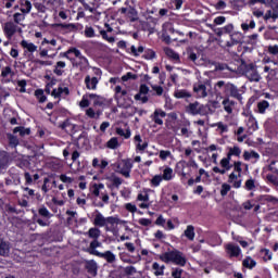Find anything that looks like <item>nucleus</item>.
<instances>
[{"label": "nucleus", "instance_id": "3", "mask_svg": "<svg viewBox=\"0 0 278 278\" xmlns=\"http://www.w3.org/2000/svg\"><path fill=\"white\" fill-rule=\"evenodd\" d=\"M161 262H164L165 264H175L176 266H186V256H184V253L179 250H173L169 252H165L162 255H160Z\"/></svg>", "mask_w": 278, "mask_h": 278}, {"label": "nucleus", "instance_id": "9", "mask_svg": "<svg viewBox=\"0 0 278 278\" xmlns=\"http://www.w3.org/2000/svg\"><path fill=\"white\" fill-rule=\"evenodd\" d=\"M245 77H248L249 81L258 83L262 80V76L257 72V65L253 63H249L244 67Z\"/></svg>", "mask_w": 278, "mask_h": 278}, {"label": "nucleus", "instance_id": "58", "mask_svg": "<svg viewBox=\"0 0 278 278\" xmlns=\"http://www.w3.org/2000/svg\"><path fill=\"white\" fill-rule=\"evenodd\" d=\"M58 84V78H52L51 81L47 83L45 87L46 94H51V88Z\"/></svg>", "mask_w": 278, "mask_h": 278}, {"label": "nucleus", "instance_id": "38", "mask_svg": "<svg viewBox=\"0 0 278 278\" xmlns=\"http://www.w3.org/2000/svg\"><path fill=\"white\" fill-rule=\"evenodd\" d=\"M174 97L176 99H190V97H192V94H190V92H188V90L181 89V90H176L174 93Z\"/></svg>", "mask_w": 278, "mask_h": 278}, {"label": "nucleus", "instance_id": "23", "mask_svg": "<svg viewBox=\"0 0 278 278\" xmlns=\"http://www.w3.org/2000/svg\"><path fill=\"white\" fill-rule=\"evenodd\" d=\"M55 25H56V27H60V29H65L66 31H78L79 27H81V24H79V23H76V24L59 23Z\"/></svg>", "mask_w": 278, "mask_h": 278}, {"label": "nucleus", "instance_id": "62", "mask_svg": "<svg viewBox=\"0 0 278 278\" xmlns=\"http://www.w3.org/2000/svg\"><path fill=\"white\" fill-rule=\"evenodd\" d=\"M244 188L245 190H255V180L253 178H250L245 181V185H244Z\"/></svg>", "mask_w": 278, "mask_h": 278}, {"label": "nucleus", "instance_id": "36", "mask_svg": "<svg viewBox=\"0 0 278 278\" xmlns=\"http://www.w3.org/2000/svg\"><path fill=\"white\" fill-rule=\"evenodd\" d=\"M109 165H110V162L105 160H102L101 163H99V160L97 157L92 160L93 168H100L101 170H105V168H108Z\"/></svg>", "mask_w": 278, "mask_h": 278}, {"label": "nucleus", "instance_id": "41", "mask_svg": "<svg viewBox=\"0 0 278 278\" xmlns=\"http://www.w3.org/2000/svg\"><path fill=\"white\" fill-rule=\"evenodd\" d=\"M165 55L169 58L170 60H174V62H179V53L175 52L172 48L165 49Z\"/></svg>", "mask_w": 278, "mask_h": 278}, {"label": "nucleus", "instance_id": "47", "mask_svg": "<svg viewBox=\"0 0 278 278\" xmlns=\"http://www.w3.org/2000/svg\"><path fill=\"white\" fill-rule=\"evenodd\" d=\"M248 127L252 131H257L260 129V126H257V121L255 119V117H253V115L249 117Z\"/></svg>", "mask_w": 278, "mask_h": 278}, {"label": "nucleus", "instance_id": "11", "mask_svg": "<svg viewBox=\"0 0 278 278\" xmlns=\"http://www.w3.org/2000/svg\"><path fill=\"white\" fill-rule=\"evenodd\" d=\"M119 14H124L126 16V18H128V21L130 23H136L137 21H139V16H138V10H136L134 7L129 5V7H123L121 9H118Z\"/></svg>", "mask_w": 278, "mask_h": 278}, {"label": "nucleus", "instance_id": "22", "mask_svg": "<svg viewBox=\"0 0 278 278\" xmlns=\"http://www.w3.org/2000/svg\"><path fill=\"white\" fill-rule=\"evenodd\" d=\"M232 31H233V24H227L222 28H214V34L215 36H218V38H220V36H224V34L231 35Z\"/></svg>", "mask_w": 278, "mask_h": 278}, {"label": "nucleus", "instance_id": "18", "mask_svg": "<svg viewBox=\"0 0 278 278\" xmlns=\"http://www.w3.org/2000/svg\"><path fill=\"white\" fill-rule=\"evenodd\" d=\"M151 118L155 125H164V121L162 118H166V112L162 111V109H157L154 111Z\"/></svg>", "mask_w": 278, "mask_h": 278}, {"label": "nucleus", "instance_id": "56", "mask_svg": "<svg viewBox=\"0 0 278 278\" xmlns=\"http://www.w3.org/2000/svg\"><path fill=\"white\" fill-rule=\"evenodd\" d=\"M106 149H118V138L112 137L108 142H106Z\"/></svg>", "mask_w": 278, "mask_h": 278}, {"label": "nucleus", "instance_id": "6", "mask_svg": "<svg viewBox=\"0 0 278 278\" xmlns=\"http://www.w3.org/2000/svg\"><path fill=\"white\" fill-rule=\"evenodd\" d=\"M61 129L67 132L68 136L72 137L73 142H79L81 140L83 135L80 134L78 137H75V134L79 131V126L71 123V119H65L61 125Z\"/></svg>", "mask_w": 278, "mask_h": 278}, {"label": "nucleus", "instance_id": "31", "mask_svg": "<svg viewBox=\"0 0 278 278\" xmlns=\"http://www.w3.org/2000/svg\"><path fill=\"white\" fill-rule=\"evenodd\" d=\"M21 47L26 49L28 53H36V51H38V46H35L34 42H28L27 40H22Z\"/></svg>", "mask_w": 278, "mask_h": 278}, {"label": "nucleus", "instance_id": "12", "mask_svg": "<svg viewBox=\"0 0 278 278\" xmlns=\"http://www.w3.org/2000/svg\"><path fill=\"white\" fill-rule=\"evenodd\" d=\"M2 29H3V34H4L5 38L8 40H12V38H14V35L16 34V31H18V25L12 21H9V22L4 23V25L2 26Z\"/></svg>", "mask_w": 278, "mask_h": 278}, {"label": "nucleus", "instance_id": "21", "mask_svg": "<svg viewBox=\"0 0 278 278\" xmlns=\"http://www.w3.org/2000/svg\"><path fill=\"white\" fill-rule=\"evenodd\" d=\"M176 166H177V168H179V166H181L182 170H184V168H193V170H199V164H197V161H194V159H191L188 162L180 161L179 163H177Z\"/></svg>", "mask_w": 278, "mask_h": 278}, {"label": "nucleus", "instance_id": "44", "mask_svg": "<svg viewBox=\"0 0 278 278\" xmlns=\"http://www.w3.org/2000/svg\"><path fill=\"white\" fill-rule=\"evenodd\" d=\"M117 136H122V138H125V140H129L131 138V129L127 128L124 130L123 128H116Z\"/></svg>", "mask_w": 278, "mask_h": 278}, {"label": "nucleus", "instance_id": "60", "mask_svg": "<svg viewBox=\"0 0 278 278\" xmlns=\"http://www.w3.org/2000/svg\"><path fill=\"white\" fill-rule=\"evenodd\" d=\"M231 190V185L224 182L222 185V189H220V195L222 197H227V194H229V191Z\"/></svg>", "mask_w": 278, "mask_h": 278}, {"label": "nucleus", "instance_id": "46", "mask_svg": "<svg viewBox=\"0 0 278 278\" xmlns=\"http://www.w3.org/2000/svg\"><path fill=\"white\" fill-rule=\"evenodd\" d=\"M101 247V242H99V239H93L89 244V253L90 255H94V252H98L97 249Z\"/></svg>", "mask_w": 278, "mask_h": 278}, {"label": "nucleus", "instance_id": "16", "mask_svg": "<svg viewBox=\"0 0 278 278\" xmlns=\"http://www.w3.org/2000/svg\"><path fill=\"white\" fill-rule=\"evenodd\" d=\"M96 257H101L102 260H105L108 264H114L116 262V255L112 253V251H105V252H93Z\"/></svg>", "mask_w": 278, "mask_h": 278}, {"label": "nucleus", "instance_id": "10", "mask_svg": "<svg viewBox=\"0 0 278 278\" xmlns=\"http://www.w3.org/2000/svg\"><path fill=\"white\" fill-rule=\"evenodd\" d=\"M117 168L119 170V175H123V177L129 179V177H131V169L134 168V163L131 162V159H125L122 160V162L117 165Z\"/></svg>", "mask_w": 278, "mask_h": 278}, {"label": "nucleus", "instance_id": "37", "mask_svg": "<svg viewBox=\"0 0 278 278\" xmlns=\"http://www.w3.org/2000/svg\"><path fill=\"white\" fill-rule=\"evenodd\" d=\"M88 238H91L92 240H99L101 237V230L99 228L92 227L87 232Z\"/></svg>", "mask_w": 278, "mask_h": 278}, {"label": "nucleus", "instance_id": "50", "mask_svg": "<svg viewBox=\"0 0 278 278\" xmlns=\"http://www.w3.org/2000/svg\"><path fill=\"white\" fill-rule=\"evenodd\" d=\"M181 5H184V0H170L169 1V10H181Z\"/></svg>", "mask_w": 278, "mask_h": 278}, {"label": "nucleus", "instance_id": "15", "mask_svg": "<svg viewBox=\"0 0 278 278\" xmlns=\"http://www.w3.org/2000/svg\"><path fill=\"white\" fill-rule=\"evenodd\" d=\"M106 179L108 181H111V184L106 185L110 190H114V188L119 189L121 186H123V179L114 174L109 176Z\"/></svg>", "mask_w": 278, "mask_h": 278}, {"label": "nucleus", "instance_id": "33", "mask_svg": "<svg viewBox=\"0 0 278 278\" xmlns=\"http://www.w3.org/2000/svg\"><path fill=\"white\" fill-rule=\"evenodd\" d=\"M85 268L89 275L96 277L97 275V263L94 261H89L86 263Z\"/></svg>", "mask_w": 278, "mask_h": 278}, {"label": "nucleus", "instance_id": "25", "mask_svg": "<svg viewBox=\"0 0 278 278\" xmlns=\"http://www.w3.org/2000/svg\"><path fill=\"white\" fill-rule=\"evenodd\" d=\"M268 108H270V103L267 100H261L257 102L255 112L256 114H266Z\"/></svg>", "mask_w": 278, "mask_h": 278}, {"label": "nucleus", "instance_id": "8", "mask_svg": "<svg viewBox=\"0 0 278 278\" xmlns=\"http://www.w3.org/2000/svg\"><path fill=\"white\" fill-rule=\"evenodd\" d=\"M76 59H71L72 65L76 68H79L81 73H86L88 68L90 67V62L88 61V58H86L84 54H81V51L79 50V55H75Z\"/></svg>", "mask_w": 278, "mask_h": 278}, {"label": "nucleus", "instance_id": "64", "mask_svg": "<svg viewBox=\"0 0 278 278\" xmlns=\"http://www.w3.org/2000/svg\"><path fill=\"white\" fill-rule=\"evenodd\" d=\"M267 181H269V184H273V186L278 187V177L273 175V174H267L266 176Z\"/></svg>", "mask_w": 278, "mask_h": 278}, {"label": "nucleus", "instance_id": "35", "mask_svg": "<svg viewBox=\"0 0 278 278\" xmlns=\"http://www.w3.org/2000/svg\"><path fill=\"white\" fill-rule=\"evenodd\" d=\"M243 268H249L250 270H253L255 266H257V262L255 260H252L251 256H247L242 262Z\"/></svg>", "mask_w": 278, "mask_h": 278}, {"label": "nucleus", "instance_id": "27", "mask_svg": "<svg viewBox=\"0 0 278 278\" xmlns=\"http://www.w3.org/2000/svg\"><path fill=\"white\" fill-rule=\"evenodd\" d=\"M89 101H92L93 105L99 108L105 103V99L97 93H89Z\"/></svg>", "mask_w": 278, "mask_h": 278}, {"label": "nucleus", "instance_id": "39", "mask_svg": "<svg viewBox=\"0 0 278 278\" xmlns=\"http://www.w3.org/2000/svg\"><path fill=\"white\" fill-rule=\"evenodd\" d=\"M27 14L26 13H23V12H15L13 14V23L15 25H21V23H23V21H25V16Z\"/></svg>", "mask_w": 278, "mask_h": 278}, {"label": "nucleus", "instance_id": "34", "mask_svg": "<svg viewBox=\"0 0 278 278\" xmlns=\"http://www.w3.org/2000/svg\"><path fill=\"white\" fill-rule=\"evenodd\" d=\"M243 160L245 162H249L250 160H255V162H256L257 160H260V153L255 152L254 150H252L251 152L244 151Z\"/></svg>", "mask_w": 278, "mask_h": 278}, {"label": "nucleus", "instance_id": "51", "mask_svg": "<svg viewBox=\"0 0 278 278\" xmlns=\"http://www.w3.org/2000/svg\"><path fill=\"white\" fill-rule=\"evenodd\" d=\"M163 178L162 175H155L151 180H150V186L152 188H159L160 184H162Z\"/></svg>", "mask_w": 278, "mask_h": 278}, {"label": "nucleus", "instance_id": "54", "mask_svg": "<svg viewBox=\"0 0 278 278\" xmlns=\"http://www.w3.org/2000/svg\"><path fill=\"white\" fill-rule=\"evenodd\" d=\"M144 47L143 46H139L138 48H136V46H131L130 47V53L135 56L138 58V55H140V53H144Z\"/></svg>", "mask_w": 278, "mask_h": 278}, {"label": "nucleus", "instance_id": "63", "mask_svg": "<svg viewBox=\"0 0 278 278\" xmlns=\"http://www.w3.org/2000/svg\"><path fill=\"white\" fill-rule=\"evenodd\" d=\"M264 73H269L268 75L273 79L274 77H277L278 68L270 70V67L268 65H266L264 67Z\"/></svg>", "mask_w": 278, "mask_h": 278}, {"label": "nucleus", "instance_id": "42", "mask_svg": "<svg viewBox=\"0 0 278 278\" xmlns=\"http://www.w3.org/2000/svg\"><path fill=\"white\" fill-rule=\"evenodd\" d=\"M152 268H153V270H155V271H154L155 277H160V276L164 275V269H165L166 267H165L164 265L160 266V263L154 262V263L152 264Z\"/></svg>", "mask_w": 278, "mask_h": 278}, {"label": "nucleus", "instance_id": "59", "mask_svg": "<svg viewBox=\"0 0 278 278\" xmlns=\"http://www.w3.org/2000/svg\"><path fill=\"white\" fill-rule=\"evenodd\" d=\"M233 170H235V173H238V177H242V162L241 161L233 162Z\"/></svg>", "mask_w": 278, "mask_h": 278}, {"label": "nucleus", "instance_id": "17", "mask_svg": "<svg viewBox=\"0 0 278 278\" xmlns=\"http://www.w3.org/2000/svg\"><path fill=\"white\" fill-rule=\"evenodd\" d=\"M10 164V154L7 151L0 150V173L8 169Z\"/></svg>", "mask_w": 278, "mask_h": 278}, {"label": "nucleus", "instance_id": "52", "mask_svg": "<svg viewBox=\"0 0 278 278\" xmlns=\"http://www.w3.org/2000/svg\"><path fill=\"white\" fill-rule=\"evenodd\" d=\"M8 140L9 147H11V149H16V147H18V137L14 135H8Z\"/></svg>", "mask_w": 278, "mask_h": 278}, {"label": "nucleus", "instance_id": "4", "mask_svg": "<svg viewBox=\"0 0 278 278\" xmlns=\"http://www.w3.org/2000/svg\"><path fill=\"white\" fill-rule=\"evenodd\" d=\"M93 76L90 74L85 76V86L87 90H97L99 86V81H101V77H103V71L99 67H92Z\"/></svg>", "mask_w": 278, "mask_h": 278}, {"label": "nucleus", "instance_id": "1", "mask_svg": "<svg viewBox=\"0 0 278 278\" xmlns=\"http://www.w3.org/2000/svg\"><path fill=\"white\" fill-rule=\"evenodd\" d=\"M214 94L216 99L222 100L224 112H227L228 114H233V110L236 105H238V102L240 105L244 103V98L242 97V94H244V90L238 88L236 84L230 81L218 80L214 85Z\"/></svg>", "mask_w": 278, "mask_h": 278}, {"label": "nucleus", "instance_id": "24", "mask_svg": "<svg viewBox=\"0 0 278 278\" xmlns=\"http://www.w3.org/2000/svg\"><path fill=\"white\" fill-rule=\"evenodd\" d=\"M163 181H173L175 178V172H173L170 166H165L163 169V175H161Z\"/></svg>", "mask_w": 278, "mask_h": 278}, {"label": "nucleus", "instance_id": "57", "mask_svg": "<svg viewBox=\"0 0 278 278\" xmlns=\"http://www.w3.org/2000/svg\"><path fill=\"white\" fill-rule=\"evenodd\" d=\"M152 90L154 91L153 94L156 97H162L164 94V87L160 85H151Z\"/></svg>", "mask_w": 278, "mask_h": 278}, {"label": "nucleus", "instance_id": "55", "mask_svg": "<svg viewBox=\"0 0 278 278\" xmlns=\"http://www.w3.org/2000/svg\"><path fill=\"white\" fill-rule=\"evenodd\" d=\"M80 108H90V93H86L83 96L80 102H79Z\"/></svg>", "mask_w": 278, "mask_h": 278}, {"label": "nucleus", "instance_id": "7", "mask_svg": "<svg viewBox=\"0 0 278 278\" xmlns=\"http://www.w3.org/2000/svg\"><path fill=\"white\" fill-rule=\"evenodd\" d=\"M38 215L41 216V218L35 219V223H37L39 227H49V225H51V222H49V219L52 218L53 214L49 212V208H47V206L45 205L40 206L38 208Z\"/></svg>", "mask_w": 278, "mask_h": 278}, {"label": "nucleus", "instance_id": "14", "mask_svg": "<svg viewBox=\"0 0 278 278\" xmlns=\"http://www.w3.org/2000/svg\"><path fill=\"white\" fill-rule=\"evenodd\" d=\"M193 92L197 99H205L207 97V86L203 81H198L193 84Z\"/></svg>", "mask_w": 278, "mask_h": 278}, {"label": "nucleus", "instance_id": "13", "mask_svg": "<svg viewBox=\"0 0 278 278\" xmlns=\"http://www.w3.org/2000/svg\"><path fill=\"white\" fill-rule=\"evenodd\" d=\"M94 38H102L106 42H110V45H113V42H116V38L114 36H109L105 28L94 25Z\"/></svg>", "mask_w": 278, "mask_h": 278}, {"label": "nucleus", "instance_id": "29", "mask_svg": "<svg viewBox=\"0 0 278 278\" xmlns=\"http://www.w3.org/2000/svg\"><path fill=\"white\" fill-rule=\"evenodd\" d=\"M240 40H241L240 33H235V34L230 33V41H227L226 47L228 48L236 47V45H240Z\"/></svg>", "mask_w": 278, "mask_h": 278}, {"label": "nucleus", "instance_id": "48", "mask_svg": "<svg viewBox=\"0 0 278 278\" xmlns=\"http://www.w3.org/2000/svg\"><path fill=\"white\" fill-rule=\"evenodd\" d=\"M185 236L192 242L194 240V226L188 225L186 230H185Z\"/></svg>", "mask_w": 278, "mask_h": 278}, {"label": "nucleus", "instance_id": "40", "mask_svg": "<svg viewBox=\"0 0 278 278\" xmlns=\"http://www.w3.org/2000/svg\"><path fill=\"white\" fill-rule=\"evenodd\" d=\"M13 134H20L21 137L29 136V134H31V129L25 128L23 126H17L13 129Z\"/></svg>", "mask_w": 278, "mask_h": 278}, {"label": "nucleus", "instance_id": "32", "mask_svg": "<svg viewBox=\"0 0 278 278\" xmlns=\"http://www.w3.org/2000/svg\"><path fill=\"white\" fill-rule=\"evenodd\" d=\"M71 53H73L74 55H79V49L72 47L70 48L67 51L65 52H61L60 55L61 58H66V60H75V58H71Z\"/></svg>", "mask_w": 278, "mask_h": 278}, {"label": "nucleus", "instance_id": "61", "mask_svg": "<svg viewBox=\"0 0 278 278\" xmlns=\"http://www.w3.org/2000/svg\"><path fill=\"white\" fill-rule=\"evenodd\" d=\"M9 75H11V77H14V72H12V67L10 66L3 67L1 71V77H9Z\"/></svg>", "mask_w": 278, "mask_h": 278}, {"label": "nucleus", "instance_id": "5", "mask_svg": "<svg viewBox=\"0 0 278 278\" xmlns=\"http://www.w3.org/2000/svg\"><path fill=\"white\" fill-rule=\"evenodd\" d=\"M97 214L93 218V225L94 227H108V225H111V227H114V225H118V217L109 216L105 217L101 212L96 211Z\"/></svg>", "mask_w": 278, "mask_h": 278}, {"label": "nucleus", "instance_id": "53", "mask_svg": "<svg viewBox=\"0 0 278 278\" xmlns=\"http://www.w3.org/2000/svg\"><path fill=\"white\" fill-rule=\"evenodd\" d=\"M94 26H85L84 36L85 38H94Z\"/></svg>", "mask_w": 278, "mask_h": 278}, {"label": "nucleus", "instance_id": "43", "mask_svg": "<svg viewBox=\"0 0 278 278\" xmlns=\"http://www.w3.org/2000/svg\"><path fill=\"white\" fill-rule=\"evenodd\" d=\"M260 254L262 255L264 262H270L273 260V252L269 249H261Z\"/></svg>", "mask_w": 278, "mask_h": 278}, {"label": "nucleus", "instance_id": "26", "mask_svg": "<svg viewBox=\"0 0 278 278\" xmlns=\"http://www.w3.org/2000/svg\"><path fill=\"white\" fill-rule=\"evenodd\" d=\"M20 11L23 12V14H29L31 12V1L29 0H20Z\"/></svg>", "mask_w": 278, "mask_h": 278}, {"label": "nucleus", "instance_id": "49", "mask_svg": "<svg viewBox=\"0 0 278 278\" xmlns=\"http://www.w3.org/2000/svg\"><path fill=\"white\" fill-rule=\"evenodd\" d=\"M142 58L143 60H155V58H157V54L153 49H147L144 50Z\"/></svg>", "mask_w": 278, "mask_h": 278}, {"label": "nucleus", "instance_id": "20", "mask_svg": "<svg viewBox=\"0 0 278 278\" xmlns=\"http://www.w3.org/2000/svg\"><path fill=\"white\" fill-rule=\"evenodd\" d=\"M189 112L193 116H197L199 114H200V116H203L205 114V112H203V105H200L199 102L190 103Z\"/></svg>", "mask_w": 278, "mask_h": 278}, {"label": "nucleus", "instance_id": "28", "mask_svg": "<svg viewBox=\"0 0 278 278\" xmlns=\"http://www.w3.org/2000/svg\"><path fill=\"white\" fill-rule=\"evenodd\" d=\"M10 255V243L0 239V256L8 257Z\"/></svg>", "mask_w": 278, "mask_h": 278}, {"label": "nucleus", "instance_id": "45", "mask_svg": "<svg viewBox=\"0 0 278 278\" xmlns=\"http://www.w3.org/2000/svg\"><path fill=\"white\" fill-rule=\"evenodd\" d=\"M35 97L38 100V103L47 102V96H45V90H42V89H36Z\"/></svg>", "mask_w": 278, "mask_h": 278}, {"label": "nucleus", "instance_id": "19", "mask_svg": "<svg viewBox=\"0 0 278 278\" xmlns=\"http://www.w3.org/2000/svg\"><path fill=\"white\" fill-rule=\"evenodd\" d=\"M226 252L228 253L229 257H240L242 250L236 244L228 243L226 245Z\"/></svg>", "mask_w": 278, "mask_h": 278}, {"label": "nucleus", "instance_id": "2", "mask_svg": "<svg viewBox=\"0 0 278 278\" xmlns=\"http://www.w3.org/2000/svg\"><path fill=\"white\" fill-rule=\"evenodd\" d=\"M241 154L242 149H240V147L235 146L232 148H229L226 157H223L219 162L222 169L218 166H215L213 167V173L225 175L227 170H231V168H233V165H231V157H240Z\"/></svg>", "mask_w": 278, "mask_h": 278}, {"label": "nucleus", "instance_id": "30", "mask_svg": "<svg viewBox=\"0 0 278 278\" xmlns=\"http://www.w3.org/2000/svg\"><path fill=\"white\" fill-rule=\"evenodd\" d=\"M134 140H135V142H138L136 144V149L138 151H144L149 147V142H147V141L141 143L142 142V137L139 134L134 137Z\"/></svg>", "mask_w": 278, "mask_h": 278}]
</instances>
